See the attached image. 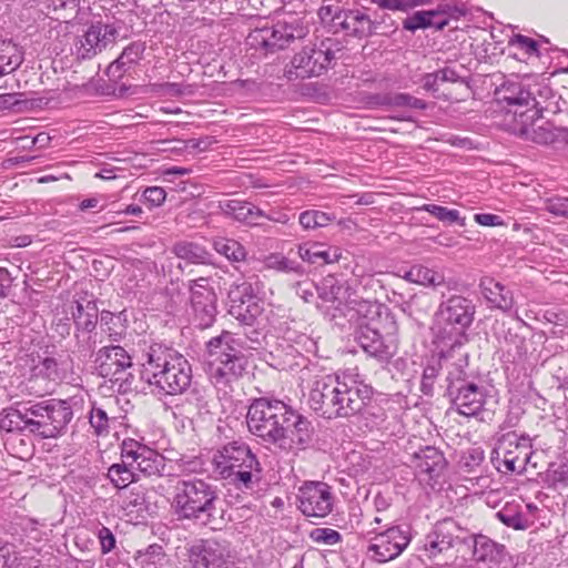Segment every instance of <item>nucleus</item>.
<instances>
[{"instance_id":"53","label":"nucleus","mask_w":568,"mask_h":568,"mask_svg":"<svg viewBox=\"0 0 568 568\" xmlns=\"http://www.w3.org/2000/svg\"><path fill=\"white\" fill-rule=\"evenodd\" d=\"M382 104L393 106H406L416 110L427 109L426 101L418 99L409 93H396L394 95H386L383 98Z\"/></svg>"},{"instance_id":"17","label":"nucleus","mask_w":568,"mask_h":568,"mask_svg":"<svg viewBox=\"0 0 568 568\" xmlns=\"http://www.w3.org/2000/svg\"><path fill=\"white\" fill-rule=\"evenodd\" d=\"M189 290L193 323L201 329L211 327L217 315V296L210 280L205 277L192 280Z\"/></svg>"},{"instance_id":"23","label":"nucleus","mask_w":568,"mask_h":568,"mask_svg":"<svg viewBox=\"0 0 568 568\" xmlns=\"http://www.w3.org/2000/svg\"><path fill=\"white\" fill-rule=\"evenodd\" d=\"M121 457L133 462L135 470L145 476H163L166 469L165 458L161 454L133 438L123 439Z\"/></svg>"},{"instance_id":"18","label":"nucleus","mask_w":568,"mask_h":568,"mask_svg":"<svg viewBox=\"0 0 568 568\" xmlns=\"http://www.w3.org/2000/svg\"><path fill=\"white\" fill-rule=\"evenodd\" d=\"M493 454L499 471L520 474L529 458V445L525 438L509 432L499 438Z\"/></svg>"},{"instance_id":"62","label":"nucleus","mask_w":568,"mask_h":568,"mask_svg":"<svg viewBox=\"0 0 568 568\" xmlns=\"http://www.w3.org/2000/svg\"><path fill=\"white\" fill-rule=\"evenodd\" d=\"M438 373H439L438 367H436L434 365H428L424 368V372L422 375V382H420V390L425 395H428V396L433 395L434 383L438 376Z\"/></svg>"},{"instance_id":"19","label":"nucleus","mask_w":568,"mask_h":568,"mask_svg":"<svg viewBox=\"0 0 568 568\" xmlns=\"http://www.w3.org/2000/svg\"><path fill=\"white\" fill-rule=\"evenodd\" d=\"M298 509L306 517L325 518L333 510L332 487L324 481H307L297 495Z\"/></svg>"},{"instance_id":"48","label":"nucleus","mask_w":568,"mask_h":568,"mask_svg":"<svg viewBox=\"0 0 568 568\" xmlns=\"http://www.w3.org/2000/svg\"><path fill=\"white\" fill-rule=\"evenodd\" d=\"M214 250L229 261L242 262L246 258V248L236 240L221 237L213 242Z\"/></svg>"},{"instance_id":"24","label":"nucleus","mask_w":568,"mask_h":568,"mask_svg":"<svg viewBox=\"0 0 568 568\" xmlns=\"http://www.w3.org/2000/svg\"><path fill=\"white\" fill-rule=\"evenodd\" d=\"M63 378V372L54 357H44L31 368L23 390L29 395L42 397L50 394Z\"/></svg>"},{"instance_id":"38","label":"nucleus","mask_w":568,"mask_h":568,"mask_svg":"<svg viewBox=\"0 0 568 568\" xmlns=\"http://www.w3.org/2000/svg\"><path fill=\"white\" fill-rule=\"evenodd\" d=\"M184 399L176 408L186 417H199L209 412L207 395L204 388L193 386L183 393Z\"/></svg>"},{"instance_id":"32","label":"nucleus","mask_w":568,"mask_h":568,"mask_svg":"<svg viewBox=\"0 0 568 568\" xmlns=\"http://www.w3.org/2000/svg\"><path fill=\"white\" fill-rule=\"evenodd\" d=\"M220 209L229 217L248 226L260 225L264 212L251 202L225 200L220 202Z\"/></svg>"},{"instance_id":"22","label":"nucleus","mask_w":568,"mask_h":568,"mask_svg":"<svg viewBox=\"0 0 568 568\" xmlns=\"http://www.w3.org/2000/svg\"><path fill=\"white\" fill-rule=\"evenodd\" d=\"M458 544H467V531L454 519L446 518L426 535L424 550L429 558H436Z\"/></svg>"},{"instance_id":"21","label":"nucleus","mask_w":568,"mask_h":568,"mask_svg":"<svg viewBox=\"0 0 568 568\" xmlns=\"http://www.w3.org/2000/svg\"><path fill=\"white\" fill-rule=\"evenodd\" d=\"M229 313L244 325H253L262 314L263 307L252 283H235L229 291Z\"/></svg>"},{"instance_id":"59","label":"nucleus","mask_w":568,"mask_h":568,"mask_svg":"<svg viewBox=\"0 0 568 568\" xmlns=\"http://www.w3.org/2000/svg\"><path fill=\"white\" fill-rule=\"evenodd\" d=\"M310 537L315 542L329 546L342 540V535L332 528H315L311 531Z\"/></svg>"},{"instance_id":"3","label":"nucleus","mask_w":568,"mask_h":568,"mask_svg":"<svg viewBox=\"0 0 568 568\" xmlns=\"http://www.w3.org/2000/svg\"><path fill=\"white\" fill-rule=\"evenodd\" d=\"M357 327L355 341L371 357L381 363H388L397 353V323L384 304L362 300L353 308Z\"/></svg>"},{"instance_id":"61","label":"nucleus","mask_w":568,"mask_h":568,"mask_svg":"<svg viewBox=\"0 0 568 568\" xmlns=\"http://www.w3.org/2000/svg\"><path fill=\"white\" fill-rule=\"evenodd\" d=\"M509 43L510 45L523 50L528 55H539L538 43L531 38L523 34H516Z\"/></svg>"},{"instance_id":"25","label":"nucleus","mask_w":568,"mask_h":568,"mask_svg":"<svg viewBox=\"0 0 568 568\" xmlns=\"http://www.w3.org/2000/svg\"><path fill=\"white\" fill-rule=\"evenodd\" d=\"M118 36L119 31L113 24L102 22L91 24L75 43L77 57L82 60L92 59L113 43Z\"/></svg>"},{"instance_id":"9","label":"nucleus","mask_w":568,"mask_h":568,"mask_svg":"<svg viewBox=\"0 0 568 568\" xmlns=\"http://www.w3.org/2000/svg\"><path fill=\"white\" fill-rule=\"evenodd\" d=\"M293 416V408L284 402L260 397L248 406L246 424L252 435L266 444L277 446Z\"/></svg>"},{"instance_id":"36","label":"nucleus","mask_w":568,"mask_h":568,"mask_svg":"<svg viewBox=\"0 0 568 568\" xmlns=\"http://www.w3.org/2000/svg\"><path fill=\"white\" fill-rule=\"evenodd\" d=\"M300 257L311 264L325 265L338 262L342 251L338 247H326L322 243H305L298 246Z\"/></svg>"},{"instance_id":"16","label":"nucleus","mask_w":568,"mask_h":568,"mask_svg":"<svg viewBox=\"0 0 568 568\" xmlns=\"http://www.w3.org/2000/svg\"><path fill=\"white\" fill-rule=\"evenodd\" d=\"M189 559L193 568H232L235 552L226 540L201 539L190 548Z\"/></svg>"},{"instance_id":"60","label":"nucleus","mask_w":568,"mask_h":568,"mask_svg":"<svg viewBox=\"0 0 568 568\" xmlns=\"http://www.w3.org/2000/svg\"><path fill=\"white\" fill-rule=\"evenodd\" d=\"M166 197V192L161 186H149L142 193V199L151 207H158L163 204Z\"/></svg>"},{"instance_id":"42","label":"nucleus","mask_w":568,"mask_h":568,"mask_svg":"<svg viewBox=\"0 0 568 568\" xmlns=\"http://www.w3.org/2000/svg\"><path fill=\"white\" fill-rule=\"evenodd\" d=\"M23 62V52L12 40H0V77L14 72Z\"/></svg>"},{"instance_id":"12","label":"nucleus","mask_w":568,"mask_h":568,"mask_svg":"<svg viewBox=\"0 0 568 568\" xmlns=\"http://www.w3.org/2000/svg\"><path fill=\"white\" fill-rule=\"evenodd\" d=\"M343 49V43L336 38H325L304 47L292 58L293 70L287 71V78L292 79V74L301 79L320 77L333 65Z\"/></svg>"},{"instance_id":"30","label":"nucleus","mask_w":568,"mask_h":568,"mask_svg":"<svg viewBox=\"0 0 568 568\" xmlns=\"http://www.w3.org/2000/svg\"><path fill=\"white\" fill-rule=\"evenodd\" d=\"M469 540H471L473 546L471 558L477 564L500 565L509 557L505 545L493 540L488 536L481 534L469 536L467 534V542Z\"/></svg>"},{"instance_id":"64","label":"nucleus","mask_w":568,"mask_h":568,"mask_svg":"<svg viewBox=\"0 0 568 568\" xmlns=\"http://www.w3.org/2000/svg\"><path fill=\"white\" fill-rule=\"evenodd\" d=\"M552 479L556 484L568 487V458H562L552 470Z\"/></svg>"},{"instance_id":"58","label":"nucleus","mask_w":568,"mask_h":568,"mask_svg":"<svg viewBox=\"0 0 568 568\" xmlns=\"http://www.w3.org/2000/svg\"><path fill=\"white\" fill-rule=\"evenodd\" d=\"M265 264L268 268H274L285 273L298 272L300 270V266L294 261H291L280 254H272L266 257Z\"/></svg>"},{"instance_id":"63","label":"nucleus","mask_w":568,"mask_h":568,"mask_svg":"<svg viewBox=\"0 0 568 568\" xmlns=\"http://www.w3.org/2000/svg\"><path fill=\"white\" fill-rule=\"evenodd\" d=\"M98 538L102 554H108L115 548V537L108 527L102 526L99 529Z\"/></svg>"},{"instance_id":"7","label":"nucleus","mask_w":568,"mask_h":568,"mask_svg":"<svg viewBox=\"0 0 568 568\" xmlns=\"http://www.w3.org/2000/svg\"><path fill=\"white\" fill-rule=\"evenodd\" d=\"M446 369V390L453 408L463 416L479 415L487 399V390L479 378L467 372L469 354L460 353L453 359H440Z\"/></svg>"},{"instance_id":"8","label":"nucleus","mask_w":568,"mask_h":568,"mask_svg":"<svg viewBox=\"0 0 568 568\" xmlns=\"http://www.w3.org/2000/svg\"><path fill=\"white\" fill-rule=\"evenodd\" d=\"M209 376L217 388L231 386L237 382L247 367L243 354V341L234 333L222 331L205 344Z\"/></svg>"},{"instance_id":"26","label":"nucleus","mask_w":568,"mask_h":568,"mask_svg":"<svg viewBox=\"0 0 568 568\" xmlns=\"http://www.w3.org/2000/svg\"><path fill=\"white\" fill-rule=\"evenodd\" d=\"M293 415L290 418L287 430H284L276 447L287 454L297 455L312 445L315 429L312 422L295 409H293Z\"/></svg>"},{"instance_id":"43","label":"nucleus","mask_w":568,"mask_h":568,"mask_svg":"<svg viewBox=\"0 0 568 568\" xmlns=\"http://www.w3.org/2000/svg\"><path fill=\"white\" fill-rule=\"evenodd\" d=\"M496 517L504 525L516 530L527 529L531 525L529 517L523 511V505L515 501L506 503L496 513Z\"/></svg>"},{"instance_id":"40","label":"nucleus","mask_w":568,"mask_h":568,"mask_svg":"<svg viewBox=\"0 0 568 568\" xmlns=\"http://www.w3.org/2000/svg\"><path fill=\"white\" fill-rule=\"evenodd\" d=\"M16 406L7 408L0 414V430L7 433L27 430V403H17Z\"/></svg>"},{"instance_id":"6","label":"nucleus","mask_w":568,"mask_h":568,"mask_svg":"<svg viewBox=\"0 0 568 568\" xmlns=\"http://www.w3.org/2000/svg\"><path fill=\"white\" fill-rule=\"evenodd\" d=\"M217 501L219 491L213 484L201 478L179 479L171 508L179 520L199 521L212 529H220L215 516Z\"/></svg>"},{"instance_id":"14","label":"nucleus","mask_w":568,"mask_h":568,"mask_svg":"<svg viewBox=\"0 0 568 568\" xmlns=\"http://www.w3.org/2000/svg\"><path fill=\"white\" fill-rule=\"evenodd\" d=\"M497 100L506 103L505 118H517V113L530 114L534 104L549 101L552 89L548 85H525L519 81H507L496 91Z\"/></svg>"},{"instance_id":"15","label":"nucleus","mask_w":568,"mask_h":568,"mask_svg":"<svg viewBox=\"0 0 568 568\" xmlns=\"http://www.w3.org/2000/svg\"><path fill=\"white\" fill-rule=\"evenodd\" d=\"M373 534L368 541L367 555L378 564L398 558L413 539L412 527L407 524H394Z\"/></svg>"},{"instance_id":"45","label":"nucleus","mask_w":568,"mask_h":568,"mask_svg":"<svg viewBox=\"0 0 568 568\" xmlns=\"http://www.w3.org/2000/svg\"><path fill=\"white\" fill-rule=\"evenodd\" d=\"M121 463L113 464L108 469L109 479L119 489L126 488L130 484L138 480L134 463L124 457H121Z\"/></svg>"},{"instance_id":"51","label":"nucleus","mask_w":568,"mask_h":568,"mask_svg":"<svg viewBox=\"0 0 568 568\" xmlns=\"http://www.w3.org/2000/svg\"><path fill=\"white\" fill-rule=\"evenodd\" d=\"M334 216L318 210H308L300 214L298 221L304 230H315L328 225Z\"/></svg>"},{"instance_id":"55","label":"nucleus","mask_w":568,"mask_h":568,"mask_svg":"<svg viewBox=\"0 0 568 568\" xmlns=\"http://www.w3.org/2000/svg\"><path fill=\"white\" fill-rule=\"evenodd\" d=\"M75 351L87 356L92 354L98 343V332L74 329Z\"/></svg>"},{"instance_id":"56","label":"nucleus","mask_w":568,"mask_h":568,"mask_svg":"<svg viewBox=\"0 0 568 568\" xmlns=\"http://www.w3.org/2000/svg\"><path fill=\"white\" fill-rule=\"evenodd\" d=\"M544 210L557 217L568 219V197L552 195L544 199Z\"/></svg>"},{"instance_id":"4","label":"nucleus","mask_w":568,"mask_h":568,"mask_svg":"<svg viewBox=\"0 0 568 568\" xmlns=\"http://www.w3.org/2000/svg\"><path fill=\"white\" fill-rule=\"evenodd\" d=\"M475 313L476 306L473 300L462 295H452L439 304L436 312L439 325L436 333L439 359H453L460 353H467L466 331L473 324Z\"/></svg>"},{"instance_id":"27","label":"nucleus","mask_w":568,"mask_h":568,"mask_svg":"<svg viewBox=\"0 0 568 568\" xmlns=\"http://www.w3.org/2000/svg\"><path fill=\"white\" fill-rule=\"evenodd\" d=\"M94 365L99 375L103 378L118 382L119 376L133 365L132 356L120 345H106L94 355Z\"/></svg>"},{"instance_id":"44","label":"nucleus","mask_w":568,"mask_h":568,"mask_svg":"<svg viewBox=\"0 0 568 568\" xmlns=\"http://www.w3.org/2000/svg\"><path fill=\"white\" fill-rule=\"evenodd\" d=\"M403 277L408 282L432 287H437L445 283V276L442 272L424 265H413L405 272Z\"/></svg>"},{"instance_id":"20","label":"nucleus","mask_w":568,"mask_h":568,"mask_svg":"<svg viewBox=\"0 0 568 568\" xmlns=\"http://www.w3.org/2000/svg\"><path fill=\"white\" fill-rule=\"evenodd\" d=\"M540 119H526L525 113H517V118H505L504 123L513 134L537 144H552L564 130L556 128L551 122H537Z\"/></svg>"},{"instance_id":"1","label":"nucleus","mask_w":568,"mask_h":568,"mask_svg":"<svg viewBox=\"0 0 568 568\" xmlns=\"http://www.w3.org/2000/svg\"><path fill=\"white\" fill-rule=\"evenodd\" d=\"M373 393V387L367 384L347 383L337 375L328 374L314 379L308 405L325 419L345 418L363 413Z\"/></svg>"},{"instance_id":"29","label":"nucleus","mask_w":568,"mask_h":568,"mask_svg":"<svg viewBox=\"0 0 568 568\" xmlns=\"http://www.w3.org/2000/svg\"><path fill=\"white\" fill-rule=\"evenodd\" d=\"M470 73L463 64H446L443 68L425 73L422 77V87L427 92L437 93L442 83H459L466 90L470 89Z\"/></svg>"},{"instance_id":"34","label":"nucleus","mask_w":568,"mask_h":568,"mask_svg":"<svg viewBox=\"0 0 568 568\" xmlns=\"http://www.w3.org/2000/svg\"><path fill=\"white\" fill-rule=\"evenodd\" d=\"M415 467L420 474H426L430 479L440 476L447 462L444 454L433 446H426L414 454Z\"/></svg>"},{"instance_id":"50","label":"nucleus","mask_w":568,"mask_h":568,"mask_svg":"<svg viewBox=\"0 0 568 568\" xmlns=\"http://www.w3.org/2000/svg\"><path fill=\"white\" fill-rule=\"evenodd\" d=\"M106 409L95 404L92 405L89 413V423L97 436H106L110 433V422Z\"/></svg>"},{"instance_id":"35","label":"nucleus","mask_w":568,"mask_h":568,"mask_svg":"<svg viewBox=\"0 0 568 568\" xmlns=\"http://www.w3.org/2000/svg\"><path fill=\"white\" fill-rule=\"evenodd\" d=\"M485 298L493 304L494 307L503 312H510L514 306V296L511 291L500 282L491 277H485L479 284Z\"/></svg>"},{"instance_id":"11","label":"nucleus","mask_w":568,"mask_h":568,"mask_svg":"<svg viewBox=\"0 0 568 568\" xmlns=\"http://www.w3.org/2000/svg\"><path fill=\"white\" fill-rule=\"evenodd\" d=\"M77 397L50 398L37 403L27 402V432L42 438H55L64 432L73 417Z\"/></svg>"},{"instance_id":"57","label":"nucleus","mask_w":568,"mask_h":568,"mask_svg":"<svg viewBox=\"0 0 568 568\" xmlns=\"http://www.w3.org/2000/svg\"><path fill=\"white\" fill-rule=\"evenodd\" d=\"M535 110H530V114H526V119H541L544 112H549L556 114L561 111L560 108V98H557L556 93L552 91V97H550L549 101H540L534 104Z\"/></svg>"},{"instance_id":"54","label":"nucleus","mask_w":568,"mask_h":568,"mask_svg":"<svg viewBox=\"0 0 568 568\" xmlns=\"http://www.w3.org/2000/svg\"><path fill=\"white\" fill-rule=\"evenodd\" d=\"M286 341L292 343V347L298 354H315L317 351V343L314 338L305 333H297L288 331L286 333Z\"/></svg>"},{"instance_id":"39","label":"nucleus","mask_w":568,"mask_h":568,"mask_svg":"<svg viewBox=\"0 0 568 568\" xmlns=\"http://www.w3.org/2000/svg\"><path fill=\"white\" fill-rule=\"evenodd\" d=\"M126 316L123 312L113 313L103 310L100 316L102 332L111 342H121L126 335Z\"/></svg>"},{"instance_id":"46","label":"nucleus","mask_w":568,"mask_h":568,"mask_svg":"<svg viewBox=\"0 0 568 568\" xmlns=\"http://www.w3.org/2000/svg\"><path fill=\"white\" fill-rule=\"evenodd\" d=\"M435 14L432 10L416 11L412 16H408L403 21V28L405 30L415 32L418 29L434 28L436 30H443L446 27L445 20L437 21L434 19Z\"/></svg>"},{"instance_id":"41","label":"nucleus","mask_w":568,"mask_h":568,"mask_svg":"<svg viewBox=\"0 0 568 568\" xmlns=\"http://www.w3.org/2000/svg\"><path fill=\"white\" fill-rule=\"evenodd\" d=\"M172 253L178 258L184 260L191 264H209L211 261V254L206 248L194 242H176L172 246Z\"/></svg>"},{"instance_id":"28","label":"nucleus","mask_w":568,"mask_h":568,"mask_svg":"<svg viewBox=\"0 0 568 568\" xmlns=\"http://www.w3.org/2000/svg\"><path fill=\"white\" fill-rule=\"evenodd\" d=\"M317 302L316 305L322 312L332 320L345 315V287L335 276H325L315 287Z\"/></svg>"},{"instance_id":"52","label":"nucleus","mask_w":568,"mask_h":568,"mask_svg":"<svg viewBox=\"0 0 568 568\" xmlns=\"http://www.w3.org/2000/svg\"><path fill=\"white\" fill-rule=\"evenodd\" d=\"M369 2L384 10L408 12L417 7L428 6L433 0H369Z\"/></svg>"},{"instance_id":"2","label":"nucleus","mask_w":568,"mask_h":568,"mask_svg":"<svg viewBox=\"0 0 568 568\" xmlns=\"http://www.w3.org/2000/svg\"><path fill=\"white\" fill-rule=\"evenodd\" d=\"M141 378L161 395H182L192 385V367L180 352L163 343L145 344L139 355Z\"/></svg>"},{"instance_id":"13","label":"nucleus","mask_w":568,"mask_h":568,"mask_svg":"<svg viewBox=\"0 0 568 568\" xmlns=\"http://www.w3.org/2000/svg\"><path fill=\"white\" fill-rule=\"evenodd\" d=\"M317 14L321 22L333 32L344 31L346 36L357 39H366L377 33L382 23L381 21L372 20L361 9H344L336 3H323Z\"/></svg>"},{"instance_id":"5","label":"nucleus","mask_w":568,"mask_h":568,"mask_svg":"<svg viewBox=\"0 0 568 568\" xmlns=\"http://www.w3.org/2000/svg\"><path fill=\"white\" fill-rule=\"evenodd\" d=\"M212 467L219 478L240 490H253L262 480V465L250 445L242 439L219 447L213 453Z\"/></svg>"},{"instance_id":"31","label":"nucleus","mask_w":568,"mask_h":568,"mask_svg":"<svg viewBox=\"0 0 568 568\" xmlns=\"http://www.w3.org/2000/svg\"><path fill=\"white\" fill-rule=\"evenodd\" d=\"M515 318L517 321L516 327H505V323H503V329L498 333V338L503 339L507 347V355L513 357V361H523L527 353V339L519 332L524 327H528L527 323L520 318L517 312H515Z\"/></svg>"},{"instance_id":"47","label":"nucleus","mask_w":568,"mask_h":568,"mask_svg":"<svg viewBox=\"0 0 568 568\" xmlns=\"http://www.w3.org/2000/svg\"><path fill=\"white\" fill-rule=\"evenodd\" d=\"M437 21L445 20L448 26L450 19H458L467 13V8L462 0H440L435 9H432Z\"/></svg>"},{"instance_id":"10","label":"nucleus","mask_w":568,"mask_h":568,"mask_svg":"<svg viewBox=\"0 0 568 568\" xmlns=\"http://www.w3.org/2000/svg\"><path fill=\"white\" fill-rule=\"evenodd\" d=\"M310 32L302 19L288 17L254 28L246 37V44L256 53L267 57L291 48Z\"/></svg>"},{"instance_id":"49","label":"nucleus","mask_w":568,"mask_h":568,"mask_svg":"<svg viewBox=\"0 0 568 568\" xmlns=\"http://www.w3.org/2000/svg\"><path fill=\"white\" fill-rule=\"evenodd\" d=\"M418 210L428 212L438 221L447 224H458L460 226L466 225V219L460 216V212L455 209H448L438 204H424Z\"/></svg>"},{"instance_id":"33","label":"nucleus","mask_w":568,"mask_h":568,"mask_svg":"<svg viewBox=\"0 0 568 568\" xmlns=\"http://www.w3.org/2000/svg\"><path fill=\"white\" fill-rule=\"evenodd\" d=\"M145 43L134 41L128 44L106 69V74L113 79H121L133 65H136L144 55Z\"/></svg>"},{"instance_id":"37","label":"nucleus","mask_w":568,"mask_h":568,"mask_svg":"<svg viewBox=\"0 0 568 568\" xmlns=\"http://www.w3.org/2000/svg\"><path fill=\"white\" fill-rule=\"evenodd\" d=\"M71 315L74 323V329H97V324L99 321V310L95 301H75V306L72 310Z\"/></svg>"}]
</instances>
